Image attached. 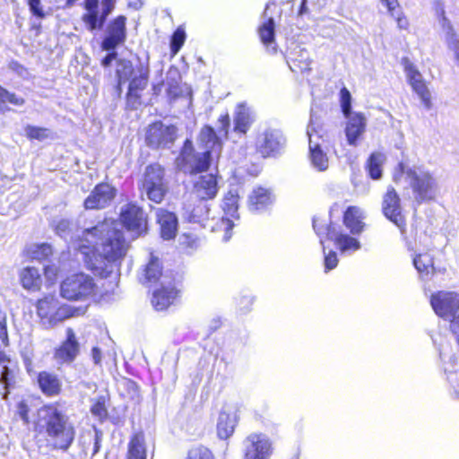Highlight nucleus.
Wrapping results in <instances>:
<instances>
[{"label": "nucleus", "instance_id": "obj_1", "mask_svg": "<svg viewBox=\"0 0 459 459\" xmlns=\"http://www.w3.org/2000/svg\"><path fill=\"white\" fill-rule=\"evenodd\" d=\"M71 240L82 255L85 266L101 277H107L113 264L120 263L129 249L124 233L114 220H104Z\"/></svg>", "mask_w": 459, "mask_h": 459}, {"label": "nucleus", "instance_id": "obj_2", "mask_svg": "<svg viewBox=\"0 0 459 459\" xmlns=\"http://www.w3.org/2000/svg\"><path fill=\"white\" fill-rule=\"evenodd\" d=\"M218 133L210 126H204L198 136V144L204 152L196 153L191 141L186 140L180 155L177 158L178 167L186 173L206 170L213 155L218 156L221 151V137L227 138L230 127V116L226 112L218 118Z\"/></svg>", "mask_w": 459, "mask_h": 459}, {"label": "nucleus", "instance_id": "obj_3", "mask_svg": "<svg viewBox=\"0 0 459 459\" xmlns=\"http://www.w3.org/2000/svg\"><path fill=\"white\" fill-rule=\"evenodd\" d=\"M37 427L45 433L48 443L56 449L67 450L74 439V427L56 403L39 409Z\"/></svg>", "mask_w": 459, "mask_h": 459}, {"label": "nucleus", "instance_id": "obj_4", "mask_svg": "<svg viewBox=\"0 0 459 459\" xmlns=\"http://www.w3.org/2000/svg\"><path fill=\"white\" fill-rule=\"evenodd\" d=\"M393 180L397 185L407 184L418 203L435 199L438 186L433 173L422 165H409L400 162L393 172Z\"/></svg>", "mask_w": 459, "mask_h": 459}, {"label": "nucleus", "instance_id": "obj_5", "mask_svg": "<svg viewBox=\"0 0 459 459\" xmlns=\"http://www.w3.org/2000/svg\"><path fill=\"white\" fill-rule=\"evenodd\" d=\"M37 315L41 325L46 329H52L72 317L82 316L86 308L64 303L56 296H46L38 300Z\"/></svg>", "mask_w": 459, "mask_h": 459}, {"label": "nucleus", "instance_id": "obj_6", "mask_svg": "<svg viewBox=\"0 0 459 459\" xmlns=\"http://www.w3.org/2000/svg\"><path fill=\"white\" fill-rule=\"evenodd\" d=\"M430 304L439 317L451 321V331L459 343V294L452 291H438L432 294Z\"/></svg>", "mask_w": 459, "mask_h": 459}, {"label": "nucleus", "instance_id": "obj_7", "mask_svg": "<svg viewBox=\"0 0 459 459\" xmlns=\"http://www.w3.org/2000/svg\"><path fill=\"white\" fill-rule=\"evenodd\" d=\"M92 277L83 273L67 276L60 285V295L68 300H85L96 292Z\"/></svg>", "mask_w": 459, "mask_h": 459}, {"label": "nucleus", "instance_id": "obj_8", "mask_svg": "<svg viewBox=\"0 0 459 459\" xmlns=\"http://www.w3.org/2000/svg\"><path fill=\"white\" fill-rule=\"evenodd\" d=\"M313 228L324 246V236L333 240L342 254H351L360 249V242L354 237L339 231L334 225L320 219H314Z\"/></svg>", "mask_w": 459, "mask_h": 459}, {"label": "nucleus", "instance_id": "obj_9", "mask_svg": "<svg viewBox=\"0 0 459 459\" xmlns=\"http://www.w3.org/2000/svg\"><path fill=\"white\" fill-rule=\"evenodd\" d=\"M243 459H271L273 454L272 439L264 433L253 432L242 443Z\"/></svg>", "mask_w": 459, "mask_h": 459}, {"label": "nucleus", "instance_id": "obj_10", "mask_svg": "<svg viewBox=\"0 0 459 459\" xmlns=\"http://www.w3.org/2000/svg\"><path fill=\"white\" fill-rule=\"evenodd\" d=\"M143 189L147 197L156 204L161 203L164 199L168 187L164 182V171L160 165L152 164L146 168Z\"/></svg>", "mask_w": 459, "mask_h": 459}, {"label": "nucleus", "instance_id": "obj_11", "mask_svg": "<svg viewBox=\"0 0 459 459\" xmlns=\"http://www.w3.org/2000/svg\"><path fill=\"white\" fill-rule=\"evenodd\" d=\"M285 138L281 131L265 128L258 134L255 140V149L264 158L279 154L284 148Z\"/></svg>", "mask_w": 459, "mask_h": 459}, {"label": "nucleus", "instance_id": "obj_12", "mask_svg": "<svg viewBox=\"0 0 459 459\" xmlns=\"http://www.w3.org/2000/svg\"><path fill=\"white\" fill-rule=\"evenodd\" d=\"M120 221L134 238L147 231V220L142 208L128 204L121 209Z\"/></svg>", "mask_w": 459, "mask_h": 459}, {"label": "nucleus", "instance_id": "obj_13", "mask_svg": "<svg viewBox=\"0 0 459 459\" xmlns=\"http://www.w3.org/2000/svg\"><path fill=\"white\" fill-rule=\"evenodd\" d=\"M102 441V433L94 429L86 431L80 435L76 445L73 448L72 456L74 459H91L99 451Z\"/></svg>", "mask_w": 459, "mask_h": 459}, {"label": "nucleus", "instance_id": "obj_14", "mask_svg": "<svg viewBox=\"0 0 459 459\" xmlns=\"http://www.w3.org/2000/svg\"><path fill=\"white\" fill-rule=\"evenodd\" d=\"M382 210L384 215L401 230L405 232V218L402 212L400 196L393 186L387 188L383 197Z\"/></svg>", "mask_w": 459, "mask_h": 459}, {"label": "nucleus", "instance_id": "obj_15", "mask_svg": "<svg viewBox=\"0 0 459 459\" xmlns=\"http://www.w3.org/2000/svg\"><path fill=\"white\" fill-rule=\"evenodd\" d=\"M402 62L409 84L419 96L424 107L429 109L432 106L431 95L421 74L407 57L403 58Z\"/></svg>", "mask_w": 459, "mask_h": 459}, {"label": "nucleus", "instance_id": "obj_16", "mask_svg": "<svg viewBox=\"0 0 459 459\" xmlns=\"http://www.w3.org/2000/svg\"><path fill=\"white\" fill-rule=\"evenodd\" d=\"M177 137V128L161 122L151 125L146 133L147 144L152 148H169Z\"/></svg>", "mask_w": 459, "mask_h": 459}, {"label": "nucleus", "instance_id": "obj_17", "mask_svg": "<svg viewBox=\"0 0 459 459\" xmlns=\"http://www.w3.org/2000/svg\"><path fill=\"white\" fill-rule=\"evenodd\" d=\"M126 17L119 15L110 21L106 27V34L101 43L103 50H115L117 47L125 43L126 39Z\"/></svg>", "mask_w": 459, "mask_h": 459}, {"label": "nucleus", "instance_id": "obj_18", "mask_svg": "<svg viewBox=\"0 0 459 459\" xmlns=\"http://www.w3.org/2000/svg\"><path fill=\"white\" fill-rule=\"evenodd\" d=\"M314 131L312 126H308L307 130L309 148L308 160L314 169L318 172H323L327 170L329 167V158L321 147V138L316 136V139H314Z\"/></svg>", "mask_w": 459, "mask_h": 459}, {"label": "nucleus", "instance_id": "obj_19", "mask_svg": "<svg viewBox=\"0 0 459 459\" xmlns=\"http://www.w3.org/2000/svg\"><path fill=\"white\" fill-rule=\"evenodd\" d=\"M116 195V189L108 184L97 185L84 201L86 209H103L109 205Z\"/></svg>", "mask_w": 459, "mask_h": 459}, {"label": "nucleus", "instance_id": "obj_20", "mask_svg": "<svg viewBox=\"0 0 459 459\" xmlns=\"http://www.w3.org/2000/svg\"><path fill=\"white\" fill-rule=\"evenodd\" d=\"M80 345L72 328L66 329V338L62 344L56 349L54 357L60 363H71L79 354Z\"/></svg>", "mask_w": 459, "mask_h": 459}, {"label": "nucleus", "instance_id": "obj_21", "mask_svg": "<svg viewBox=\"0 0 459 459\" xmlns=\"http://www.w3.org/2000/svg\"><path fill=\"white\" fill-rule=\"evenodd\" d=\"M347 119L345 126V136L349 145L357 146L359 138L366 131L367 118L360 112H354L345 117Z\"/></svg>", "mask_w": 459, "mask_h": 459}, {"label": "nucleus", "instance_id": "obj_22", "mask_svg": "<svg viewBox=\"0 0 459 459\" xmlns=\"http://www.w3.org/2000/svg\"><path fill=\"white\" fill-rule=\"evenodd\" d=\"M238 417L237 411L232 407L223 408L218 417L217 433L221 439L229 438L235 430Z\"/></svg>", "mask_w": 459, "mask_h": 459}, {"label": "nucleus", "instance_id": "obj_23", "mask_svg": "<svg viewBox=\"0 0 459 459\" xmlns=\"http://www.w3.org/2000/svg\"><path fill=\"white\" fill-rule=\"evenodd\" d=\"M137 75L131 77L132 79L129 82L127 92L128 100H138V92L143 91L147 87L150 74L148 58L145 62H140L137 66Z\"/></svg>", "mask_w": 459, "mask_h": 459}, {"label": "nucleus", "instance_id": "obj_24", "mask_svg": "<svg viewBox=\"0 0 459 459\" xmlns=\"http://www.w3.org/2000/svg\"><path fill=\"white\" fill-rule=\"evenodd\" d=\"M165 277L162 280V287L156 290L152 294V304L156 310H165L174 303L178 297V290L170 282L165 285Z\"/></svg>", "mask_w": 459, "mask_h": 459}, {"label": "nucleus", "instance_id": "obj_25", "mask_svg": "<svg viewBox=\"0 0 459 459\" xmlns=\"http://www.w3.org/2000/svg\"><path fill=\"white\" fill-rule=\"evenodd\" d=\"M253 112L245 102L238 103L233 113V130L237 134H246L254 123Z\"/></svg>", "mask_w": 459, "mask_h": 459}, {"label": "nucleus", "instance_id": "obj_26", "mask_svg": "<svg viewBox=\"0 0 459 459\" xmlns=\"http://www.w3.org/2000/svg\"><path fill=\"white\" fill-rule=\"evenodd\" d=\"M157 222L160 228V236L169 240L176 237L178 231V218L175 213L159 208L156 211Z\"/></svg>", "mask_w": 459, "mask_h": 459}, {"label": "nucleus", "instance_id": "obj_27", "mask_svg": "<svg viewBox=\"0 0 459 459\" xmlns=\"http://www.w3.org/2000/svg\"><path fill=\"white\" fill-rule=\"evenodd\" d=\"M194 189L199 199H213L219 189L216 177L212 174L201 176L195 182Z\"/></svg>", "mask_w": 459, "mask_h": 459}, {"label": "nucleus", "instance_id": "obj_28", "mask_svg": "<svg viewBox=\"0 0 459 459\" xmlns=\"http://www.w3.org/2000/svg\"><path fill=\"white\" fill-rule=\"evenodd\" d=\"M439 15V23L445 33V39L449 49L454 51L455 59L459 64V38L456 34L452 23L446 18L443 7L437 11Z\"/></svg>", "mask_w": 459, "mask_h": 459}, {"label": "nucleus", "instance_id": "obj_29", "mask_svg": "<svg viewBox=\"0 0 459 459\" xmlns=\"http://www.w3.org/2000/svg\"><path fill=\"white\" fill-rule=\"evenodd\" d=\"M274 201V195L271 189L257 186L255 187L248 198V206L251 211H262L270 206Z\"/></svg>", "mask_w": 459, "mask_h": 459}, {"label": "nucleus", "instance_id": "obj_30", "mask_svg": "<svg viewBox=\"0 0 459 459\" xmlns=\"http://www.w3.org/2000/svg\"><path fill=\"white\" fill-rule=\"evenodd\" d=\"M204 201L200 199L195 207H192L191 204H186L183 217L189 222L200 223L204 228V224H207L211 220L209 218L210 208Z\"/></svg>", "mask_w": 459, "mask_h": 459}, {"label": "nucleus", "instance_id": "obj_31", "mask_svg": "<svg viewBox=\"0 0 459 459\" xmlns=\"http://www.w3.org/2000/svg\"><path fill=\"white\" fill-rule=\"evenodd\" d=\"M311 63L308 51L300 47L293 49L288 60L290 69L295 73L310 71Z\"/></svg>", "mask_w": 459, "mask_h": 459}, {"label": "nucleus", "instance_id": "obj_32", "mask_svg": "<svg viewBox=\"0 0 459 459\" xmlns=\"http://www.w3.org/2000/svg\"><path fill=\"white\" fill-rule=\"evenodd\" d=\"M19 279L23 289L27 290L36 291L41 287V275L36 267L27 266L22 268L19 273Z\"/></svg>", "mask_w": 459, "mask_h": 459}, {"label": "nucleus", "instance_id": "obj_33", "mask_svg": "<svg viewBox=\"0 0 459 459\" xmlns=\"http://www.w3.org/2000/svg\"><path fill=\"white\" fill-rule=\"evenodd\" d=\"M38 384L41 392L47 396L56 395L61 391V381L53 373L40 372L38 376Z\"/></svg>", "mask_w": 459, "mask_h": 459}, {"label": "nucleus", "instance_id": "obj_34", "mask_svg": "<svg viewBox=\"0 0 459 459\" xmlns=\"http://www.w3.org/2000/svg\"><path fill=\"white\" fill-rule=\"evenodd\" d=\"M364 219V212L356 206L349 207L343 216V221L345 226L353 234H359L362 232L364 224L362 220Z\"/></svg>", "mask_w": 459, "mask_h": 459}, {"label": "nucleus", "instance_id": "obj_35", "mask_svg": "<svg viewBox=\"0 0 459 459\" xmlns=\"http://www.w3.org/2000/svg\"><path fill=\"white\" fill-rule=\"evenodd\" d=\"M147 451L143 433H136L127 446V459H146Z\"/></svg>", "mask_w": 459, "mask_h": 459}, {"label": "nucleus", "instance_id": "obj_36", "mask_svg": "<svg viewBox=\"0 0 459 459\" xmlns=\"http://www.w3.org/2000/svg\"><path fill=\"white\" fill-rule=\"evenodd\" d=\"M274 21L269 18L259 28V36L263 44L266 47L267 51L274 54L276 53V44L274 41Z\"/></svg>", "mask_w": 459, "mask_h": 459}, {"label": "nucleus", "instance_id": "obj_37", "mask_svg": "<svg viewBox=\"0 0 459 459\" xmlns=\"http://www.w3.org/2000/svg\"><path fill=\"white\" fill-rule=\"evenodd\" d=\"M161 276V266L157 257L151 256L149 263L146 264L143 273L139 276V280L143 284H150L156 282Z\"/></svg>", "mask_w": 459, "mask_h": 459}, {"label": "nucleus", "instance_id": "obj_38", "mask_svg": "<svg viewBox=\"0 0 459 459\" xmlns=\"http://www.w3.org/2000/svg\"><path fill=\"white\" fill-rule=\"evenodd\" d=\"M84 9L85 13L82 16V21L88 30L94 31L98 25L99 0H84Z\"/></svg>", "mask_w": 459, "mask_h": 459}, {"label": "nucleus", "instance_id": "obj_39", "mask_svg": "<svg viewBox=\"0 0 459 459\" xmlns=\"http://www.w3.org/2000/svg\"><path fill=\"white\" fill-rule=\"evenodd\" d=\"M181 76L178 68L171 66L166 75L165 85L167 87L166 91L170 99L177 98L181 91L179 88V82Z\"/></svg>", "mask_w": 459, "mask_h": 459}, {"label": "nucleus", "instance_id": "obj_40", "mask_svg": "<svg viewBox=\"0 0 459 459\" xmlns=\"http://www.w3.org/2000/svg\"><path fill=\"white\" fill-rule=\"evenodd\" d=\"M233 227V219L229 217H221L216 221H214V218H212L207 224H204V228H210L212 231H223L222 239L224 241H228L231 238V230Z\"/></svg>", "mask_w": 459, "mask_h": 459}, {"label": "nucleus", "instance_id": "obj_41", "mask_svg": "<svg viewBox=\"0 0 459 459\" xmlns=\"http://www.w3.org/2000/svg\"><path fill=\"white\" fill-rule=\"evenodd\" d=\"M413 264L420 277H428L434 272L433 258L429 254H420L413 258Z\"/></svg>", "mask_w": 459, "mask_h": 459}, {"label": "nucleus", "instance_id": "obj_42", "mask_svg": "<svg viewBox=\"0 0 459 459\" xmlns=\"http://www.w3.org/2000/svg\"><path fill=\"white\" fill-rule=\"evenodd\" d=\"M385 156L381 152H373L368 160V174L373 179H379L382 177V165Z\"/></svg>", "mask_w": 459, "mask_h": 459}, {"label": "nucleus", "instance_id": "obj_43", "mask_svg": "<svg viewBox=\"0 0 459 459\" xmlns=\"http://www.w3.org/2000/svg\"><path fill=\"white\" fill-rule=\"evenodd\" d=\"M134 73V67L131 61L126 59H120L117 61V83L118 88L127 82L132 76Z\"/></svg>", "mask_w": 459, "mask_h": 459}, {"label": "nucleus", "instance_id": "obj_44", "mask_svg": "<svg viewBox=\"0 0 459 459\" xmlns=\"http://www.w3.org/2000/svg\"><path fill=\"white\" fill-rule=\"evenodd\" d=\"M28 253L32 259L41 261L52 255V247L46 243L33 244L28 248Z\"/></svg>", "mask_w": 459, "mask_h": 459}, {"label": "nucleus", "instance_id": "obj_45", "mask_svg": "<svg viewBox=\"0 0 459 459\" xmlns=\"http://www.w3.org/2000/svg\"><path fill=\"white\" fill-rule=\"evenodd\" d=\"M238 197L232 192H229L223 201V211L226 216H230L232 219H238Z\"/></svg>", "mask_w": 459, "mask_h": 459}, {"label": "nucleus", "instance_id": "obj_46", "mask_svg": "<svg viewBox=\"0 0 459 459\" xmlns=\"http://www.w3.org/2000/svg\"><path fill=\"white\" fill-rule=\"evenodd\" d=\"M24 134L30 140L43 141L50 136V130L45 127L28 125L24 127Z\"/></svg>", "mask_w": 459, "mask_h": 459}, {"label": "nucleus", "instance_id": "obj_47", "mask_svg": "<svg viewBox=\"0 0 459 459\" xmlns=\"http://www.w3.org/2000/svg\"><path fill=\"white\" fill-rule=\"evenodd\" d=\"M116 0H102L101 10L97 14V30L102 29L108 16L111 13L115 7Z\"/></svg>", "mask_w": 459, "mask_h": 459}, {"label": "nucleus", "instance_id": "obj_48", "mask_svg": "<svg viewBox=\"0 0 459 459\" xmlns=\"http://www.w3.org/2000/svg\"><path fill=\"white\" fill-rule=\"evenodd\" d=\"M0 341L3 343H7L8 342V334H7V329L5 322L0 321ZM6 356L0 351V365L3 366V371L1 373V380L2 382H5L7 374H8V368L5 365V362L7 361Z\"/></svg>", "mask_w": 459, "mask_h": 459}, {"label": "nucleus", "instance_id": "obj_49", "mask_svg": "<svg viewBox=\"0 0 459 459\" xmlns=\"http://www.w3.org/2000/svg\"><path fill=\"white\" fill-rule=\"evenodd\" d=\"M185 459H215L212 452L204 446H194L187 452Z\"/></svg>", "mask_w": 459, "mask_h": 459}, {"label": "nucleus", "instance_id": "obj_50", "mask_svg": "<svg viewBox=\"0 0 459 459\" xmlns=\"http://www.w3.org/2000/svg\"><path fill=\"white\" fill-rule=\"evenodd\" d=\"M186 40V32L182 27H178L173 33L170 42L171 52L176 55Z\"/></svg>", "mask_w": 459, "mask_h": 459}, {"label": "nucleus", "instance_id": "obj_51", "mask_svg": "<svg viewBox=\"0 0 459 459\" xmlns=\"http://www.w3.org/2000/svg\"><path fill=\"white\" fill-rule=\"evenodd\" d=\"M340 97L341 107L344 117L352 115L354 112H351V95L349 90L343 87L340 91Z\"/></svg>", "mask_w": 459, "mask_h": 459}, {"label": "nucleus", "instance_id": "obj_52", "mask_svg": "<svg viewBox=\"0 0 459 459\" xmlns=\"http://www.w3.org/2000/svg\"><path fill=\"white\" fill-rule=\"evenodd\" d=\"M1 97H0V103L3 105V106H5V103L6 102H9L14 106H22L25 102L24 99L20 97V96H17L16 94L14 93H11L9 91H7L6 90L3 89L2 88V92H1Z\"/></svg>", "mask_w": 459, "mask_h": 459}, {"label": "nucleus", "instance_id": "obj_53", "mask_svg": "<svg viewBox=\"0 0 459 459\" xmlns=\"http://www.w3.org/2000/svg\"><path fill=\"white\" fill-rule=\"evenodd\" d=\"M91 413L98 417L100 420L103 419L107 415V410L103 400H97L91 408Z\"/></svg>", "mask_w": 459, "mask_h": 459}, {"label": "nucleus", "instance_id": "obj_54", "mask_svg": "<svg viewBox=\"0 0 459 459\" xmlns=\"http://www.w3.org/2000/svg\"><path fill=\"white\" fill-rule=\"evenodd\" d=\"M325 249V247H323ZM324 252H325L324 250ZM338 264L337 255L333 251H329V253H325V272L334 269Z\"/></svg>", "mask_w": 459, "mask_h": 459}, {"label": "nucleus", "instance_id": "obj_55", "mask_svg": "<svg viewBox=\"0 0 459 459\" xmlns=\"http://www.w3.org/2000/svg\"><path fill=\"white\" fill-rule=\"evenodd\" d=\"M71 222L68 220H60L56 225V233L63 238H67L70 231Z\"/></svg>", "mask_w": 459, "mask_h": 459}, {"label": "nucleus", "instance_id": "obj_56", "mask_svg": "<svg viewBox=\"0 0 459 459\" xmlns=\"http://www.w3.org/2000/svg\"><path fill=\"white\" fill-rule=\"evenodd\" d=\"M28 4L33 15L40 19L45 16V13L40 6V0H28Z\"/></svg>", "mask_w": 459, "mask_h": 459}, {"label": "nucleus", "instance_id": "obj_57", "mask_svg": "<svg viewBox=\"0 0 459 459\" xmlns=\"http://www.w3.org/2000/svg\"><path fill=\"white\" fill-rule=\"evenodd\" d=\"M382 4H385L388 9V12L392 16H394V11L399 6L397 0H380Z\"/></svg>", "mask_w": 459, "mask_h": 459}, {"label": "nucleus", "instance_id": "obj_58", "mask_svg": "<svg viewBox=\"0 0 459 459\" xmlns=\"http://www.w3.org/2000/svg\"><path fill=\"white\" fill-rule=\"evenodd\" d=\"M18 410H19V414L21 416V418L25 421V422H28L29 421V417H28V406L25 403L23 402H21L18 405Z\"/></svg>", "mask_w": 459, "mask_h": 459}, {"label": "nucleus", "instance_id": "obj_59", "mask_svg": "<svg viewBox=\"0 0 459 459\" xmlns=\"http://www.w3.org/2000/svg\"><path fill=\"white\" fill-rule=\"evenodd\" d=\"M185 241L183 244H186L190 248H196L198 247V238L192 237L190 235H184Z\"/></svg>", "mask_w": 459, "mask_h": 459}, {"label": "nucleus", "instance_id": "obj_60", "mask_svg": "<svg viewBox=\"0 0 459 459\" xmlns=\"http://www.w3.org/2000/svg\"><path fill=\"white\" fill-rule=\"evenodd\" d=\"M112 52L108 53L101 61V64L103 66H108L110 64L117 58V53L114 50H111Z\"/></svg>", "mask_w": 459, "mask_h": 459}, {"label": "nucleus", "instance_id": "obj_61", "mask_svg": "<svg viewBox=\"0 0 459 459\" xmlns=\"http://www.w3.org/2000/svg\"><path fill=\"white\" fill-rule=\"evenodd\" d=\"M44 270L45 275L49 281H54L56 279L57 269L55 266H46Z\"/></svg>", "mask_w": 459, "mask_h": 459}, {"label": "nucleus", "instance_id": "obj_62", "mask_svg": "<svg viewBox=\"0 0 459 459\" xmlns=\"http://www.w3.org/2000/svg\"><path fill=\"white\" fill-rule=\"evenodd\" d=\"M92 359L95 364H99L101 361V351L99 348L94 347L91 350Z\"/></svg>", "mask_w": 459, "mask_h": 459}, {"label": "nucleus", "instance_id": "obj_63", "mask_svg": "<svg viewBox=\"0 0 459 459\" xmlns=\"http://www.w3.org/2000/svg\"><path fill=\"white\" fill-rule=\"evenodd\" d=\"M397 26L399 29L406 30L409 26V22L404 16H397L396 17Z\"/></svg>", "mask_w": 459, "mask_h": 459}, {"label": "nucleus", "instance_id": "obj_64", "mask_svg": "<svg viewBox=\"0 0 459 459\" xmlns=\"http://www.w3.org/2000/svg\"><path fill=\"white\" fill-rule=\"evenodd\" d=\"M307 0H302L301 1L300 6H299V16H302L304 14L308 13V7L307 5Z\"/></svg>", "mask_w": 459, "mask_h": 459}]
</instances>
